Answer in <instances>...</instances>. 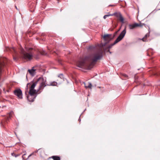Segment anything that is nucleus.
<instances>
[{"label": "nucleus", "instance_id": "15", "mask_svg": "<svg viewBox=\"0 0 160 160\" xmlns=\"http://www.w3.org/2000/svg\"><path fill=\"white\" fill-rule=\"evenodd\" d=\"M13 114V111H11L9 113L8 115L7 118V120H9V119L11 118V117H12V115Z\"/></svg>", "mask_w": 160, "mask_h": 160}, {"label": "nucleus", "instance_id": "25", "mask_svg": "<svg viewBox=\"0 0 160 160\" xmlns=\"http://www.w3.org/2000/svg\"><path fill=\"white\" fill-rule=\"evenodd\" d=\"M148 36H149V34H148V33H147V34L145 35V37H144V38H142V40H143V41H146V40H145H145H144V38H146V37H148Z\"/></svg>", "mask_w": 160, "mask_h": 160}, {"label": "nucleus", "instance_id": "11", "mask_svg": "<svg viewBox=\"0 0 160 160\" xmlns=\"http://www.w3.org/2000/svg\"><path fill=\"white\" fill-rule=\"evenodd\" d=\"M37 95H31V97H30L29 94V96H27V98L29 102H32L34 101Z\"/></svg>", "mask_w": 160, "mask_h": 160}, {"label": "nucleus", "instance_id": "24", "mask_svg": "<svg viewBox=\"0 0 160 160\" xmlns=\"http://www.w3.org/2000/svg\"><path fill=\"white\" fill-rule=\"evenodd\" d=\"M11 155L12 156H14L15 157H17L19 156L18 154H15L14 153H12Z\"/></svg>", "mask_w": 160, "mask_h": 160}, {"label": "nucleus", "instance_id": "6", "mask_svg": "<svg viewBox=\"0 0 160 160\" xmlns=\"http://www.w3.org/2000/svg\"><path fill=\"white\" fill-rule=\"evenodd\" d=\"M126 33V27H125L124 30L121 32L119 36L116 40L118 42L120 41L124 37Z\"/></svg>", "mask_w": 160, "mask_h": 160}, {"label": "nucleus", "instance_id": "29", "mask_svg": "<svg viewBox=\"0 0 160 160\" xmlns=\"http://www.w3.org/2000/svg\"><path fill=\"white\" fill-rule=\"evenodd\" d=\"M39 150V149H38V150H36V151H35L34 152H33V153H34V152H35V153H37V152H38V150Z\"/></svg>", "mask_w": 160, "mask_h": 160}, {"label": "nucleus", "instance_id": "2", "mask_svg": "<svg viewBox=\"0 0 160 160\" xmlns=\"http://www.w3.org/2000/svg\"><path fill=\"white\" fill-rule=\"evenodd\" d=\"M25 49L26 51L22 47L20 48L21 58L27 61H30L32 58L33 56V53L31 51L27 50V48H25Z\"/></svg>", "mask_w": 160, "mask_h": 160}, {"label": "nucleus", "instance_id": "5", "mask_svg": "<svg viewBox=\"0 0 160 160\" xmlns=\"http://www.w3.org/2000/svg\"><path fill=\"white\" fill-rule=\"evenodd\" d=\"M8 62V59L6 58H0V80L1 79V76L2 72V68L4 67L5 64Z\"/></svg>", "mask_w": 160, "mask_h": 160}, {"label": "nucleus", "instance_id": "8", "mask_svg": "<svg viewBox=\"0 0 160 160\" xmlns=\"http://www.w3.org/2000/svg\"><path fill=\"white\" fill-rule=\"evenodd\" d=\"M14 94L17 96L19 98H22V92L21 90L20 89L15 90L14 92Z\"/></svg>", "mask_w": 160, "mask_h": 160}, {"label": "nucleus", "instance_id": "3", "mask_svg": "<svg viewBox=\"0 0 160 160\" xmlns=\"http://www.w3.org/2000/svg\"><path fill=\"white\" fill-rule=\"evenodd\" d=\"M38 81H41L38 89H39V90H41L42 91L44 88L47 85L46 84V78L45 77H39L38 79Z\"/></svg>", "mask_w": 160, "mask_h": 160}, {"label": "nucleus", "instance_id": "18", "mask_svg": "<svg viewBox=\"0 0 160 160\" xmlns=\"http://www.w3.org/2000/svg\"><path fill=\"white\" fill-rule=\"evenodd\" d=\"M57 85V83L56 82H51L50 84H47V86H56Z\"/></svg>", "mask_w": 160, "mask_h": 160}, {"label": "nucleus", "instance_id": "23", "mask_svg": "<svg viewBox=\"0 0 160 160\" xmlns=\"http://www.w3.org/2000/svg\"><path fill=\"white\" fill-rule=\"evenodd\" d=\"M120 29H119L118 31L115 32L113 34V36L112 37V38H114L117 35L118 32L119 31Z\"/></svg>", "mask_w": 160, "mask_h": 160}, {"label": "nucleus", "instance_id": "26", "mask_svg": "<svg viewBox=\"0 0 160 160\" xmlns=\"http://www.w3.org/2000/svg\"><path fill=\"white\" fill-rule=\"evenodd\" d=\"M111 16V14H110L109 15L108 14V15H105L103 17V18L104 19H106V18L108 17V16Z\"/></svg>", "mask_w": 160, "mask_h": 160}, {"label": "nucleus", "instance_id": "21", "mask_svg": "<svg viewBox=\"0 0 160 160\" xmlns=\"http://www.w3.org/2000/svg\"><path fill=\"white\" fill-rule=\"evenodd\" d=\"M88 86H86L85 83H84V85H85V87L86 88H91V87L92 86V85L91 83H90V82H88Z\"/></svg>", "mask_w": 160, "mask_h": 160}, {"label": "nucleus", "instance_id": "27", "mask_svg": "<svg viewBox=\"0 0 160 160\" xmlns=\"http://www.w3.org/2000/svg\"><path fill=\"white\" fill-rule=\"evenodd\" d=\"M18 59V58L13 56V59L14 61H17Z\"/></svg>", "mask_w": 160, "mask_h": 160}, {"label": "nucleus", "instance_id": "12", "mask_svg": "<svg viewBox=\"0 0 160 160\" xmlns=\"http://www.w3.org/2000/svg\"><path fill=\"white\" fill-rule=\"evenodd\" d=\"M6 50L8 51H9L10 52H12V53H14L16 54H17V52L16 51V50L15 48L13 47H12V48L8 47L6 48Z\"/></svg>", "mask_w": 160, "mask_h": 160}, {"label": "nucleus", "instance_id": "14", "mask_svg": "<svg viewBox=\"0 0 160 160\" xmlns=\"http://www.w3.org/2000/svg\"><path fill=\"white\" fill-rule=\"evenodd\" d=\"M121 14L120 12H115L112 14H111V16H114L116 17L117 18H118L121 15Z\"/></svg>", "mask_w": 160, "mask_h": 160}, {"label": "nucleus", "instance_id": "1", "mask_svg": "<svg viewBox=\"0 0 160 160\" xmlns=\"http://www.w3.org/2000/svg\"><path fill=\"white\" fill-rule=\"evenodd\" d=\"M91 58L89 56H86L84 58H80L77 62L78 67L81 68H86L90 69L95 63L98 60H100L103 57V52L99 51L93 54Z\"/></svg>", "mask_w": 160, "mask_h": 160}, {"label": "nucleus", "instance_id": "7", "mask_svg": "<svg viewBox=\"0 0 160 160\" xmlns=\"http://www.w3.org/2000/svg\"><path fill=\"white\" fill-rule=\"evenodd\" d=\"M38 82V79L36 81L34 82H31L30 83H28L27 85L26 89L27 91L28 90V88L29 86L31 85V86L30 88V89H34V88L37 85Z\"/></svg>", "mask_w": 160, "mask_h": 160}, {"label": "nucleus", "instance_id": "16", "mask_svg": "<svg viewBox=\"0 0 160 160\" xmlns=\"http://www.w3.org/2000/svg\"><path fill=\"white\" fill-rule=\"evenodd\" d=\"M50 158L53 159V160H60V158L58 156H53Z\"/></svg>", "mask_w": 160, "mask_h": 160}, {"label": "nucleus", "instance_id": "13", "mask_svg": "<svg viewBox=\"0 0 160 160\" xmlns=\"http://www.w3.org/2000/svg\"><path fill=\"white\" fill-rule=\"evenodd\" d=\"M118 42L117 41L115 40L113 43H112L110 44L109 45L108 47H107L106 49H105V50H106L107 49H110V48H111L113 46H114V45H115Z\"/></svg>", "mask_w": 160, "mask_h": 160}, {"label": "nucleus", "instance_id": "4", "mask_svg": "<svg viewBox=\"0 0 160 160\" xmlns=\"http://www.w3.org/2000/svg\"><path fill=\"white\" fill-rule=\"evenodd\" d=\"M112 35L111 34H104L103 36V39L105 42L104 43H102V46H105L113 38L112 37Z\"/></svg>", "mask_w": 160, "mask_h": 160}, {"label": "nucleus", "instance_id": "32", "mask_svg": "<svg viewBox=\"0 0 160 160\" xmlns=\"http://www.w3.org/2000/svg\"><path fill=\"white\" fill-rule=\"evenodd\" d=\"M15 7H16V8L17 9V7H16V6H15Z\"/></svg>", "mask_w": 160, "mask_h": 160}, {"label": "nucleus", "instance_id": "33", "mask_svg": "<svg viewBox=\"0 0 160 160\" xmlns=\"http://www.w3.org/2000/svg\"><path fill=\"white\" fill-rule=\"evenodd\" d=\"M27 92L26 91H25V94H26V93H27Z\"/></svg>", "mask_w": 160, "mask_h": 160}, {"label": "nucleus", "instance_id": "31", "mask_svg": "<svg viewBox=\"0 0 160 160\" xmlns=\"http://www.w3.org/2000/svg\"><path fill=\"white\" fill-rule=\"evenodd\" d=\"M78 120H80H80H81L80 119V118H79L78 119Z\"/></svg>", "mask_w": 160, "mask_h": 160}, {"label": "nucleus", "instance_id": "28", "mask_svg": "<svg viewBox=\"0 0 160 160\" xmlns=\"http://www.w3.org/2000/svg\"><path fill=\"white\" fill-rule=\"evenodd\" d=\"M123 75L125 77V78H127L128 77V76L127 74H123Z\"/></svg>", "mask_w": 160, "mask_h": 160}, {"label": "nucleus", "instance_id": "10", "mask_svg": "<svg viewBox=\"0 0 160 160\" xmlns=\"http://www.w3.org/2000/svg\"><path fill=\"white\" fill-rule=\"evenodd\" d=\"M140 24L135 23L132 24H129L128 25L129 28L130 29H133L137 27L141 26Z\"/></svg>", "mask_w": 160, "mask_h": 160}, {"label": "nucleus", "instance_id": "20", "mask_svg": "<svg viewBox=\"0 0 160 160\" xmlns=\"http://www.w3.org/2000/svg\"><path fill=\"white\" fill-rule=\"evenodd\" d=\"M33 153H31V154H30V155H29V156H28V158L27 159H25V158L24 157V156L26 155V154L25 153V154H23L22 156V159L23 160H26L27 159H28L30 157H31L32 155H33Z\"/></svg>", "mask_w": 160, "mask_h": 160}, {"label": "nucleus", "instance_id": "34", "mask_svg": "<svg viewBox=\"0 0 160 160\" xmlns=\"http://www.w3.org/2000/svg\"><path fill=\"white\" fill-rule=\"evenodd\" d=\"M110 6H113V5H110Z\"/></svg>", "mask_w": 160, "mask_h": 160}, {"label": "nucleus", "instance_id": "22", "mask_svg": "<svg viewBox=\"0 0 160 160\" xmlns=\"http://www.w3.org/2000/svg\"><path fill=\"white\" fill-rule=\"evenodd\" d=\"M58 77L60 78L61 79H63V80H64L65 78L64 77V75L62 74H60L59 75H58Z\"/></svg>", "mask_w": 160, "mask_h": 160}, {"label": "nucleus", "instance_id": "9", "mask_svg": "<svg viewBox=\"0 0 160 160\" xmlns=\"http://www.w3.org/2000/svg\"><path fill=\"white\" fill-rule=\"evenodd\" d=\"M39 91V89L36 90L35 89H29V94H30V97H31V95H37L38 94L40 93L42 91L40 92L39 93L38 92Z\"/></svg>", "mask_w": 160, "mask_h": 160}, {"label": "nucleus", "instance_id": "19", "mask_svg": "<svg viewBox=\"0 0 160 160\" xmlns=\"http://www.w3.org/2000/svg\"><path fill=\"white\" fill-rule=\"evenodd\" d=\"M120 21L122 23H124V18L122 17V15L120 16V17L118 18Z\"/></svg>", "mask_w": 160, "mask_h": 160}, {"label": "nucleus", "instance_id": "17", "mask_svg": "<svg viewBox=\"0 0 160 160\" xmlns=\"http://www.w3.org/2000/svg\"><path fill=\"white\" fill-rule=\"evenodd\" d=\"M28 71L29 72V73L32 75H35V70L33 69V68H32L31 69H29L28 70Z\"/></svg>", "mask_w": 160, "mask_h": 160}, {"label": "nucleus", "instance_id": "30", "mask_svg": "<svg viewBox=\"0 0 160 160\" xmlns=\"http://www.w3.org/2000/svg\"><path fill=\"white\" fill-rule=\"evenodd\" d=\"M108 52H109L110 53H111V52L110 51L109 49H108Z\"/></svg>", "mask_w": 160, "mask_h": 160}]
</instances>
